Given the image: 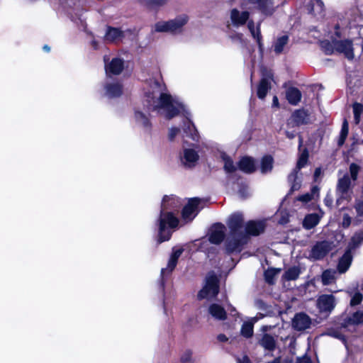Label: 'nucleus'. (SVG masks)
Masks as SVG:
<instances>
[{
	"label": "nucleus",
	"mask_w": 363,
	"mask_h": 363,
	"mask_svg": "<svg viewBox=\"0 0 363 363\" xmlns=\"http://www.w3.org/2000/svg\"><path fill=\"white\" fill-rule=\"evenodd\" d=\"M308 158V150L306 149H305L301 152V154L298 160L296 169L289 176V181L291 183L292 191L298 190L301 187V184L298 181L297 174H298V171L306 164Z\"/></svg>",
	"instance_id": "nucleus-7"
},
{
	"label": "nucleus",
	"mask_w": 363,
	"mask_h": 363,
	"mask_svg": "<svg viewBox=\"0 0 363 363\" xmlns=\"http://www.w3.org/2000/svg\"><path fill=\"white\" fill-rule=\"evenodd\" d=\"M43 50H45L46 52H49L50 48L48 45H44Z\"/></svg>",
	"instance_id": "nucleus-62"
},
{
	"label": "nucleus",
	"mask_w": 363,
	"mask_h": 363,
	"mask_svg": "<svg viewBox=\"0 0 363 363\" xmlns=\"http://www.w3.org/2000/svg\"><path fill=\"white\" fill-rule=\"evenodd\" d=\"M363 299V295L359 292H356L354 294H351L350 306H355L361 303Z\"/></svg>",
	"instance_id": "nucleus-45"
},
{
	"label": "nucleus",
	"mask_w": 363,
	"mask_h": 363,
	"mask_svg": "<svg viewBox=\"0 0 363 363\" xmlns=\"http://www.w3.org/2000/svg\"><path fill=\"white\" fill-rule=\"evenodd\" d=\"M317 306L321 312H330L335 306V298L333 295L324 294L317 301Z\"/></svg>",
	"instance_id": "nucleus-11"
},
{
	"label": "nucleus",
	"mask_w": 363,
	"mask_h": 363,
	"mask_svg": "<svg viewBox=\"0 0 363 363\" xmlns=\"http://www.w3.org/2000/svg\"><path fill=\"white\" fill-rule=\"evenodd\" d=\"M292 118L296 124H303L308 121V113L304 110H297L293 113Z\"/></svg>",
	"instance_id": "nucleus-32"
},
{
	"label": "nucleus",
	"mask_w": 363,
	"mask_h": 363,
	"mask_svg": "<svg viewBox=\"0 0 363 363\" xmlns=\"http://www.w3.org/2000/svg\"><path fill=\"white\" fill-rule=\"evenodd\" d=\"M191 353L189 352H186L184 354V355L182 357V361L183 362H188L191 360Z\"/></svg>",
	"instance_id": "nucleus-56"
},
{
	"label": "nucleus",
	"mask_w": 363,
	"mask_h": 363,
	"mask_svg": "<svg viewBox=\"0 0 363 363\" xmlns=\"http://www.w3.org/2000/svg\"><path fill=\"white\" fill-rule=\"evenodd\" d=\"M299 141H300L299 147H301V145H302V139H301V138H300Z\"/></svg>",
	"instance_id": "nucleus-64"
},
{
	"label": "nucleus",
	"mask_w": 363,
	"mask_h": 363,
	"mask_svg": "<svg viewBox=\"0 0 363 363\" xmlns=\"http://www.w3.org/2000/svg\"><path fill=\"white\" fill-rule=\"evenodd\" d=\"M178 203V199L174 196H165L163 199L160 217V235L158 240L160 243L168 240L170 238L169 233L163 235L166 225H168L170 228L177 227L178 225L179 220L172 213L165 212L169 206L174 208L177 206Z\"/></svg>",
	"instance_id": "nucleus-2"
},
{
	"label": "nucleus",
	"mask_w": 363,
	"mask_h": 363,
	"mask_svg": "<svg viewBox=\"0 0 363 363\" xmlns=\"http://www.w3.org/2000/svg\"><path fill=\"white\" fill-rule=\"evenodd\" d=\"M92 45L94 47V48H96V43L95 41L92 42Z\"/></svg>",
	"instance_id": "nucleus-63"
},
{
	"label": "nucleus",
	"mask_w": 363,
	"mask_h": 363,
	"mask_svg": "<svg viewBox=\"0 0 363 363\" xmlns=\"http://www.w3.org/2000/svg\"><path fill=\"white\" fill-rule=\"evenodd\" d=\"M286 97L289 104L296 105L301 101V93L297 88L291 87L286 90Z\"/></svg>",
	"instance_id": "nucleus-24"
},
{
	"label": "nucleus",
	"mask_w": 363,
	"mask_h": 363,
	"mask_svg": "<svg viewBox=\"0 0 363 363\" xmlns=\"http://www.w3.org/2000/svg\"><path fill=\"white\" fill-rule=\"evenodd\" d=\"M201 203V199L193 198L189 199L188 203L184 207L182 211V218L186 222L191 221L199 211V206Z\"/></svg>",
	"instance_id": "nucleus-9"
},
{
	"label": "nucleus",
	"mask_w": 363,
	"mask_h": 363,
	"mask_svg": "<svg viewBox=\"0 0 363 363\" xmlns=\"http://www.w3.org/2000/svg\"><path fill=\"white\" fill-rule=\"evenodd\" d=\"M354 120L356 124L360 121V117L363 112V106L359 103H354L353 104Z\"/></svg>",
	"instance_id": "nucleus-41"
},
{
	"label": "nucleus",
	"mask_w": 363,
	"mask_h": 363,
	"mask_svg": "<svg viewBox=\"0 0 363 363\" xmlns=\"http://www.w3.org/2000/svg\"><path fill=\"white\" fill-rule=\"evenodd\" d=\"M321 47L327 55L332 54L335 51L334 49V41L333 42V45L328 41H323L321 42Z\"/></svg>",
	"instance_id": "nucleus-48"
},
{
	"label": "nucleus",
	"mask_w": 363,
	"mask_h": 363,
	"mask_svg": "<svg viewBox=\"0 0 363 363\" xmlns=\"http://www.w3.org/2000/svg\"><path fill=\"white\" fill-rule=\"evenodd\" d=\"M309 11L313 15H319L324 11V4L321 0H311Z\"/></svg>",
	"instance_id": "nucleus-30"
},
{
	"label": "nucleus",
	"mask_w": 363,
	"mask_h": 363,
	"mask_svg": "<svg viewBox=\"0 0 363 363\" xmlns=\"http://www.w3.org/2000/svg\"><path fill=\"white\" fill-rule=\"evenodd\" d=\"M122 94V86L118 83L108 84L106 86V94L108 97H116Z\"/></svg>",
	"instance_id": "nucleus-28"
},
{
	"label": "nucleus",
	"mask_w": 363,
	"mask_h": 363,
	"mask_svg": "<svg viewBox=\"0 0 363 363\" xmlns=\"http://www.w3.org/2000/svg\"><path fill=\"white\" fill-rule=\"evenodd\" d=\"M296 363H311V360L307 355H303L297 358Z\"/></svg>",
	"instance_id": "nucleus-55"
},
{
	"label": "nucleus",
	"mask_w": 363,
	"mask_h": 363,
	"mask_svg": "<svg viewBox=\"0 0 363 363\" xmlns=\"http://www.w3.org/2000/svg\"><path fill=\"white\" fill-rule=\"evenodd\" d=\"M208 312L213 318L218 320H223L227 318L225 310L217 303L211 305L208 308Z\"/></svg>",
	"instance_id": "nucleus-21"
},
{
	"label": "nucleus",
	"mask_w": 363,
	"mask_h": 363,
	"mask_svg": "<svg viewBox=\"0 0 363 363\" xmlns=\"http://www.w3.org/2000/svg\"><path fill=\"white\" fill-rule=\"evenodd\" d=\"M288 41L289 37L287 35H283L278 38L274 45V52L277 54L282 52L284 46L288 43Z\"/></svg>",
	"instance_id": "nucleus-37"
},
{
	"label": "nucleus",
	"mask_w": 363,
	"mask_h": 363,
	"mask_svg": "<svg viewBox=\"0 0 363 363\" xmlns=\"http://www.w3.org/2000/svg\"><path fill=\"white\" fill-rule=\"evenodd\" d=\"M247 2L255 5V7L265 14H272L274 11L272 0H247Z\"/></svg>",
	"instance_id": "nucleus-16"
},
{
	"label": "nucleus",
	"mask_w": 363,
	"mask_h": 363,
	"mask_svg": "<svg viewBox=\"0 0 363 363\" xmlns=\"http://www.w3.org/2000/svg\"><path fill=\"white\" fill-rule=\"evenodd\" d=\"M273 167V158L271 156H264L261 161V172L267 173L270 172Z\"/></svg>",
	"instance_id": "nucleus-36"
},
{
	"label": "nucleus",
	"mask_w": 363,
	"mask_h": 363,
	"mask_svg": "<svg viewBox=\"0 0 363 363\" xmlns=\"http://www.w3.org/2000/svg\"><path fill=\"white\" fill-rule=\"evenodd\" d=\"M218 340L220 342H226L228 340V337L223 334H220L218 335Z\"/></svg>",
	"instance_id": "nucleus-58"
},
{
	"label": "nucleus",
	"mask_w": 363,
	"mask_h": 363,
	"mask_svg": "<svg viewBox=\"0 0 363 363\" xmlns=\"http://www.w3.org/2000/svg\"><path fill=\"white\" fill-rule=\"evenodd\" d=\"M333 247V244L331 242H318L311 249L310 257L314 259H320L331 251Z\"/></svg>",
	"instance_id": "nucleus-8"
},
{
	"label": "nucleus",
	"mask_w": 363,
	"mask_h": 363,
	"mask_svg": "<svg viewBox=\"0 0 363 363\" xmlns=\"http://www.w3.org/2000/svg\"><path fill=\"white\" fill-rule=\"evenodd\" d=\"M145 4L152 6H162L165 5L169 0H142Z\"/></svg>",
	"instance_id": "nucleus-49"
},
{
	"label": "nucleus",
	"mask_w": 363,
	"mask_h": 363,
	"mask_svg": "<svg viewBox=\"0 0 363 363\" xmlns=\"http://www.w3.org/2000/svg\"><path fill=\"white\" fill-rule=\"evenodd\" d=\"M259 343L264 349L268 350H273L275 348V340L273 337L268 334L263 335Z\"/></svg>",
	"instance_id": "nucleus-34"
},
{
	"label": "nucleus",
	"mask_w": 363,
	"mask_h": 363,
	"mask_svg": "<svg viewBox=\"0 0 363 363\" xmlns=\"http://www.w3.org/2000/svg\"><path fill=\"white\" fill-rule=\"evenodd\" d=\"M362 242L363 232L357 233L351 238V241L350 242L347 250L352 252V250L357 247Z\"/></svg>",
	"instance_id": "nucleus-33"
},
{
	"label": "nucleus",
	"mask_w": 363,
	"mask_h": 363,
	"mask_svg": "<svg viewBox=\"0 0 363 363\" xmlns=\"http://www.w3.org/2000/svg\"><path fill=\"white\" fill-rule=\"evenodd\" d=\"M149 103L153 110L163 114L167 119H171L177 116L182 108L179 104L174 101L172 96L166 93L160 94L157 100L152 98Z\"/></svg>",
	"instance_id": "nucleus-3"
},
{
	"label": "nucleus",
	"mask_w": 363,
	"mask_h": 363,
	"mask_svg": "<svg viewBox=\"0 0 363 363\" xmlns=\"http://www.w3.org/2000/svg\"><path fill=\"white\" fill-rule=\"evenodd\" d=\"M319 196V188L318 186H313L311 189V192L303 194L297 198V199L303 203H308L310 201L318 198Z\"/></svg>",
	"instance_id": "nucleus-31"
},
{
	"label": "nucleus",
	"mask_w": 363,
	"mask_h": 363,
	"mask_svg": "<svg viewBox=\"0 0 363 363\" xmlns=\"http://www.w3.org/2000/svg\"><path fill=\"white\" fill-rule=\"evenodd\" d=\"M240 169L246 172L251 173L255 170V164L254 160L250 157H243L239 162Z\"/></svg>",
	"instance_id": "nucleus-27"
},
{
	"label": "nucleus",
	"mask_w": 363,
	"mask_h": 363,
	"mask_svg": "<svg viewBox=\"0 0 363 363\" xmlns=\"http://www.w3.org/2000/svg\"><path fill=\"white\" fill-rule=\"evenodd\" d=\"M299 274H300L299 269L296 267H291L289 269H287L285 272L283 277L286 280H288V281L295 280L298 277Z\"/></svg>",
	"instance_id": "nucleus-39"
},
{
	"label": "nucleus",
	"mask_w": 363,
	"mask_h": 363,
	"mask_svg": "<svg viewBox=\"0 0 363 363\" xmlns=\"http://www.w3.org/2000/svg\"><path fill=\"white\" fill-rule=\"evenodd\" d=\"M311 324V320L310 317L303 313H297L292 320L293 328L298 331L308 328Z\"/></svg>",
	"instance_id": "nucleus-12"
},
{
	"label": "nucleus",
	"mask_w": 363,
	"mask_h": 363,
	"mask_svg": "<svg viewBox=\"0 0 363 363\" xmlns=\"http://www.w3.org/2000/svg\"><path fill=\"white\" fill-rule=\"evenodd\" d=\"M280 272V269H269L264 272V277L268 283H272L274 277Z\"/></svg>",
	"instance_id": "nucleus-46"
},
{
	"label": "nucleus",
	"mask_w": 363,
	"mask_h": 363,
	"mask_svg": "<svg viewBox=\"0 0 363 363\" xmlns=\"http://www.w3.org/2000/svg\"><path fill=\"white\" fill-rule=\"evenodd\" d=\"M352 180L348 174H345L338 179L336 186V194L337 195L336 204L337 206H340L343 200L350 201L352 199Z\"/></svg>",
	"instance_id": "nucleus-5"
},
{
	"label": "nucleus",
	"mask_w": 363,
	"mask_h": 363,
	"mask_svg": "<svg viewBox=\"0 0 363 363\" xmlns=\"http://www.w3.org/2000/svg\"><path fill=\"white\" fill-rule=\"evenodd\" d=\"M273 105L277 106V107H279V101H278V98L277 96H274L273 98Z\"/></svg>",
	"instance_id": "nucleus-60"
},
{
	"label": "nucleus",
	"mask_w": 363,
	"mask_h": 363,
	"mask_svg": "<svg viewBox=\"0 0 363 363\" xmlns=\"http://www.w3.org/2000/svg\"><path fill=\"white\" fill-rule=\"evenodd\" d=\"M107 74H119L123 69V61L120 58H113L105 66Z\"/></svg>",
	"instance_id": "nucleus-19"
},
{
	"label": "nucleus",
	"mask_w": 363,
	"mask_h": 363,
	"mask_svg": "<svg viewBox=\"0 0 363 363\" xmlns=\"http://www.w3.org/2000/svg\"><path fill=\"white\" fill-rule=\"evenodd\" d=\"M326 334L329 336H331V337H335V338H337V339H340V340H342L343 341H345V337L342 334H341L338 330H335V329H330L328 330V332L326 333Z\"/></svg>",
	"instance_id": "nucleus-50"
},
{
	"label": "nucleus",
	"mask_w": 363,
	"mask_h": 363,
	"mask_svg": "<svg viewBox=\"0 0 363 363\" xmlns=\"http://www.w3.org/2000/svg\"><path fill=\"white\" fill-rule=\"evenodd\" d=\"M189 17L186 15H181L167 21H160L155 24V30L157 32H166L171 33H179L183 27L187 23Z\"/></svg>",
	"instance_id": "nucleus-4"
},
{
	"label": "nucleus",
	"mask_w": 363,
	"mask_h": 363,
	"mask_svg": "<svg viewBox=\"0 0 363 363\" xmlns=\"http://www.w3.org/2000/svg\"><path fill=\"white\" fill-rule=\"evenodd\" d=\"M320 218L321 216H319L317 213L308 214L305 217L303 220V227L306 229L310 230L318 224Z\"/></svg>",
	"instance_id": "nucleus-26"
},
{
	"label": "nucleus",
	"mask_w": 363,
	"mask_h": 363,
	"mask_svg": "<svg viewBox=\"0 0 363 363\" xmlns=\"http://www.w3.org/2000/svg\"><path fill=\"white\" fill-rule=\"evenodd\" d=\"M225 237V226L222 224L214 225L211 230L208 240L215 245L220 244Z\"/></svg>",
	"instance_id": "nucleus-14"
},
{
	"label": "nucleus",
	"mask_w": 363,
	"mask_h": 363,
	"mask_svg": "<svg viewBox=\"0 0 363 363\" xmlns=\"http://www.w3.org/2000/svg\"><path fill=\"white\" fill-rule=\"evenodd\" d=\"M183 130L184 133H186V136L190 137L193 140H198V131L196 129L194 125L191 121H186V123L184 125Z\"/></svg>",
	"instance_id": "nucleus-29"
},
{
	"label": "nucleus",
	"mask_w": 363,
	"mask_h": 363,
	"mask_svg": "<svg viewBox=\"0 0 363 363\" xmlns=\"http://www.w3.org/2000/svg\"><path fill=\"white\" fill-rule=\"evenodd\" d=\"M136 121L144 127H148L150 125L149 120L143 113L136 111L135 113Z\"/></svg>",
	"instance_id": "nucleus-42"
},
{
	"label": "nucleus",
	"mask_w": 363,
	"mask_h": 363,
	"mask_svg": "<svg viewBox=\"0 0 363 363\" xmlns=\"http://www.w3.org/2000/svg\"><path fill=\"white\" fill-rule=\"evenodd\" d=\"M249 16V12H240L236 9H234L230 11V20L232 23L235 26L244 25L247 21Z\"/></svg>",
	"instance_id": "nucleus-17"
},
{
	"label": "nucleus",
	"mask_w": 363,
	"mask_h": 363,
	"mask_svg": "<svg viewBox=\"0 0 363 363\" xmlns=\"http://www.w3.org/2000/svg\"><path fill=\"white\" fill-rule=\"evenodd\" d=\"M334 49L336 52L343 54L348 60H352L354 57L352 40H335L334 41Z\"/></svg>",
	"instance_id": "nucleus-10"
},
{
	"label": "nucleus",
	"mask_w": 363,
	"mask_h": 363,
	"mask_svg": "<svg viewBox=\"0 0 363 363\" xmlns=\"http://www.w3.org/2000/svg\"><path fill=\"white\" fill-rule=\"evenodd\" d=\"M238 363H252L247 356H243L241 359H238Z\"/></svg>",
	"instance_id": "nucleus-57"
},
{
	"label": "nucleus",
	"mask_w": 363,
	"mask_h": 363,
	"mask_svg": "<svg viewBox=\"0 0 363 363\" xmlns=\"http://www.w3.org/2000/svg\"><path fill=\"white\" fill-rule=\"evenodd\" d=\"M355 209L357 213V216L363 218V201H358L355 205Z\"/></svg>",
	"instance_id": "nucleus-52"
},
{
	"label": "nucleus",
	"mask_w": 363,
	"mask_h": 363,
	"mask_svg": "<svg viewBox=\"0 0 363 363\" xmlns=\"http://www.w3.org/2000/svg\"><path fill=\"white\" fill-rule=\"evenodd\" d=\"M265 225L262 221H250L245 225L246 235H258L264 232Z\"/></svg>",
	"instance_id": "nucleus-18"
},
{
	"label": "nucleus",
	"mask_w": 363,
	"mask_h": 363,
	"mask_svg": "<svg viewBox=\"0 0 363 363\" xmlns=\"http://www.w3.org/2000/svg\"><path fill=\"white\" fill-rule=\"evenodd\" d=\"M199 156L198 153L191 148H184L183 156L181 158L182 164L186 167H192L195 166L199 160Z\"/></svg>",
	"instance_id": "nucleus-13"
},
{
	"label": "nucleus",
	"mask_w": 363,
	"mask_h": 363,
	"mask_svg": "<svg viewBox=\"0 0 363 363\" xmlns=\"http://www.w3.org/2000/svg\"><path fill=\"white\" fill-rule=\"evenodd\" d=\"M333 196L330 194H328L326 195L325 198L324 199V203L328 207L331 208L333 206Z\"/></svg>",
	"instance_id": "nucleus-54"
},
{
	"label": "nucleus",
	"mask_w": 363,
	"mask_h": 363,
	"mask_svg": "<svg viewBox=\"0 0 363 363\" xmlns=\"http://www.w3.org/2000/svg\"><path fill=\"white\" fill-rule=\"evenodd\" d=\"M321 173V169L320 168H316L315 170V172H314V177L315 178H317L318 177H319V175Z\"/></svg>",
	"instance_id": "nucleus-59"
},
{
	"label": "nucleus",
	"mask_w": 363,
	"mask_h": 363,
	"mask_svg": "<svg viewBox=\"0 0 363 363\" xmlns=\"http://www.w3.org/2000/svg\"><path fill=\"white\" fill-rule=\"evenodd\" d=\"M222 158L224 161V169L227 172H233L236 169V167L230 158L226 155H223Z\"/></svg>",
	"instance_id": "nucleus-44"
},
{
	"label": "nucleus",
	"mask_w": 363,
	"mask_h": 363,
	"mask_svg": "<svg viewBox=\"0 0 363 363\" xmlns=\"http://www.w3.org/2000/svg\"><path fill=\"white\" fill-rule=\"evenodd\" d=\"M351 224V217L347 214L343 215V219L342 225L344 228H347Z\"/></svg>",
	"instance_id": "nucleus-53"
},
{
	"label": "nucleus",
	"mask_w": 363,
	"mask_h": 363,
	"mask_svg": "<svg viewBox=\"0 0 363 363\" xmlns=\"http://www.w3.org/2000/svg\"><path fill=\"white\" fill-rule=\"evenodd\" d=\"M182 252L183 249L182 248L176 250L172 252L169 259L167 267L164 269H162L161 273L162 274L165 273H170L172 272V270L175 268L177 263V260L179 257L182 255Z\"/></svg>",
	"instance_id": "nucleus-20"
},
{
	"label": "nucleus",
	"mask_w": 363,
	"mask_h": 363,
	"mask_svg": "<svg viewBox=\"0 0 363 363\" xmlns=\"http://www.w3.org/2000/svg\"><path fill=\"white\" fill-rule=\"evenodd\" d=\"M352 261V252L346 250L342 257L340 259L337 269L340 273L345 272L351 265Z\"/></svg>",
	"instance_id": "nucleus-22"
},
{
	"label": "nucleus",
	"mask_w": 363,
	"mask_h": 363,
	"mask_svg": "<svg viewBox=\"0 0 363 363\" xmlns=\"http://www.w3.org/2000/svg\"><path fill=\"white\" fill-rule=\"evenodd\" d=\"M123 37V32L118 28L108 27L106 35L104 36V40L108 43H113L121 40Z\"/></svg>",
	"instance_id": "nucleus-23"
},
{
	"label": "nucleus",
	"mask_w": 363,
	"mask_h": 363,
	"mask_svg": "<svg viewBox=\"0 0 363 363\" xmlns=\"http://www.w3.org/2000/svg\"><path fill=\"white\" fill-rule=\"evenodd\" d=\"M218 283L217 277L213 273H209L206 277L205 286L198 294L199 298H211L216 296L219 291Z\"/></svg>",
	"instance_id": "nucleus-6"
},
{
	"label": "nucleus",
	"mask_w": 363,
	"mask_h": 363,
	"mask_svg": "<svg viewBox=\"0 0 363 363\" xmlns=\"http://www.w3.org/2000/svg\"><path fill=\"white\" fill-rule=\"evenodd\" d=\"M241 333L245 337H250L253 334V325L250 323H245L241 328Z\"/></svg>",
	"instance_id": "nucleus-43"
},
{
	"label": "nucleus",
	"mask_w": 363,
	"mask_h": 363,
	"mask_svg": "<svg viewBox=\"0 0 363 363\" xmlns=\"http://www.w3.org/2000/svg\"><path fill=\"white\" fill-rule=\"evenodd\" d=\"M286 135L287 138H289L290 139H292L295 137V134L294 133H290L288 131L286 132Z\"/></svg>",
	"instance_id": "nucleus-61"
},
{
	"label": "nucleus",
	"mask_w": 363,
	"mask_h": 363,
	"mask_svg": "<svg viewBox=\"0 0 363 363\" xmlns=\"http://www.w3.org/2000/svg\"><path fill=\"white\" fill-rule=\"evenodd\" d=\"M348 132H349L348 122L346 119H345L342 122L341 133H340V138L338 140V145L340 146L344 144V143L347 137Z\"/></svg>",
	"instance_id": "nucleus-40"
},
{
	"label": "nucleus",
	"mask_w": 363,
	"mask_h": 363,
	"mask_svg": "<svg viewBox=\"0 0 363 363\" xmlns=\"http://www.w3.org/2000/svg\"><path fill=\"white\" fill-rule=\"evenodd\" d=\"M336 272L333 270H325L322 274V282L324 285L333 283L335 279Z\"/></svg>",
	"instance_id": "nucleus-38"
},
{
	"label": "nucleus",
	"mask_w": 363,
	"mask_h": 363,
	"mask_svg": "<svg viewBox=\"0 0 363 363\" xmlns=\"http://www.w3.org/2000/svg\"><path fill=\"white\" fill-rule=\"evenodd\" d=\"M227 225L230 232L225 242L226 250L228 252L241 251L242 246L248 240L242 214L235 213L230 215Z\"/></svg>",
	"instance_id": "nucleus-1"
},
{
	"label": "nucleus",
	"mask_w": 363,
	"mask_h": 363,
	"mask_svg": "<svg viewBox=\"0 0 363 363\" xmlns=\"http://www.w3.org/2000/svg\"><path fill=\"white\" fill-rule=\"evenodd\" d=\"M359 170V167L354 164L352 163L350 166V179L352 181H356L357 179L358 172Z\"/></svg>",
	"instance_id": "nucleus-47"
},
{
	"label": "nucleus",
	"mask_w": 363,
	"mask_h": 363,
	"mask_svg": "<svg viewBox=\"0 0 363 363\" xmlns=\"http://www.w3.org/2000/svg\"><path fill=\"white\" fill-rule=\"evenodd\" d=\"M180 132L179 128H171L169 130L168 137L170 140H173L174 138L179 134Z\"/></svg>",
	"instance_id": "nucleus-51"
},
{
	"label": "nucleus",
	"mask_w": 363,
	"mask_h": 363,
	"mask_svg": "<svg viewBox=\"0 0 363 363\" xmlns=\"http://www.w3.org/2000/svg\"><path fill=\"white\" fill-rule=\"evenodd\" d=\"M271 89L269 79L267 77H264L260 81L257 86V96L260 99H264L269 90Z\"/></svg>",
	"instance_id": "nucleus-25"
},
{
	"label": "nucleus",
	"mask_w": 363,
	"mask_h": 363,
	"mask_svg": "<svg viewBox=\"0 0 363 363\" xmlns=\"http://www.w3.org/2000/svg\"><path fill=\"white\" fill-rule=\"evenodd\" d=\"M362 323H363V311H356L351 315L344 318L340 323V326L342 328H347L350 326L357 325Z\"/></svg>",
	"instance_id": "nucleus-15"
},
{
	"label": "nucleus",
	"mask_w": 363,
	"mask_h": 363,
	"mask_svg": "<svg viewBox=\"0 0 363 363\" xmlns=\"http://www.w3.org/2000/svg\"><path fill=\"white\" fill-rule=\"evenodd\" d=\"M247 27L252 35V37L257 40V42L259 46V48H261L262 46V36H261V33H260V30H259V28L257 27V28H255V23L252 21H250L248 22L247 23Z\"/></svg>",
	"instance_id": "nucleus-35"
}]
</instances>
